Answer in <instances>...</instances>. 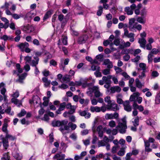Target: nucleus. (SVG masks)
Instances as JSON below:
<instances>
[{
	"label": "nucleus",
	"mask_w": 160,
	"mask_h": 160,
	"mask_svg": "<svg viewBox=\"0 0 160 160\" xmlns=\"http://www.w3.org/2000/svg\"><path fill=\"white\" fill-rule=\"evenodd\" d=\"M118 124L116 127V128L113 129L112 131L113 135H116L117 133L118 130L120 133H124L125 132L126 129L127 128L126 118H123L121 120H118Z\"/></svg>",
	"instance_id": "obj_1"
},
{
	"label": "nucleus",
	"mask_w": 160,
	"mask_h": 160,
	"mask_svg": "<svg viewBox=\"0 0 160 160\" xmlns=\"http://www.w3.org/2000/svg\"><path fill=\"white\" fill-rule=\"evenodd\" d=\"M68 121L66 120L60 121H54L52 123L53 127H60L62 125H67Z\"/></svg>",
	"instance_id": "obj_2"
},
{
	"label": "nucleus",
	"mask_w": 160,
	"mask_h": 160,
	"mask_svg": "<svg viewBox=\"0 0 160 160\" xmlns=\"http://www.w3.org/2000/svg\"><path fill=\"white\" fill-rule=\"evenodd\" d=\"M29 102L31 104H33L34 106L40 102V98L37 95L33 96L31 100H29Z\"/></svg>",
	"instance_id": "obj_3"
},
{
	"label": "nucleus",
	"mask_w": 160,
	"mask_h": 160,
	"mask_svg": "<svg viewBox=\"0 0 160 160\" xmlns=\"http://www.w3.org/2000/svg\"><path fill=\"white\" fill-rule=\"evenodd\" d=\"M12 4V2H5L4 4L1 7V8H5V12L7 15L12 14L11 12L8 9L9 7Z\"/></svg>",
	"instance_id": "obj_4"
},
{
	"label": "nucleus",
	"mask_w": 160,
	"mask_h": 160,
	"mask_svg": "<svg viewBox=\"0 0 160 160\" xmlns=\"http://www.w3.org/2000/svg\"><path fill=\"white\" fill-rule=\"evenodd\" d=\"M10 121L7 119L5 118L4 119V123L2 125V130L4 133L6 134L8 133V131L7 129V128L8 126V123Z\"/></svg>",
	"instance_id": "obj_5"
},
{
	"label": "nucleus",
	"mask_w": 160,
	"mask_h": 160,
	"mask_svg": "<svg viewBox=\"0 0 160 160\" xmlns=\"http://www.w3.org/2000/svg\"><path fill=\"white\" fill-rule=\"evenodd\" d=\"M70 123H68V125H63L64 127H61L59 129L62 132V134L65 135L67 133L69 132V124Z\"/></svg>",
	"instance_id": "obj_6"
},
{
	"label": "nucleus",
	"mask_w": 160,
	"mask_h": 160,
	"mask_svg": "<svg viewBox=\"0 0 160 160\" xmlns=\"http://www.w3.org/2000/svg\"><path fill=\"white\" fill-rule=\"evenodd\" d=\"M118 114L117 112H114L113 114L107 113L105 115L106 119H117L118 117Z\"/></svg>",
	"instance_id": "obj_7"
},
{
	"label": "nucleus",
	"mask_w": 160,
	"mask_h": 160,
	"mask_svg": "<svg viewBox=\"0 0 160 160\" xmlns=\"http://www.w3.org/2000/svg\"><path fill=\"white\" fill-rule=\"evenodd\" d=\"M92 89L94 91V96L96 98L102 97V93H101L99 90V87L98 86L92 87Z\"/></svg>",
	"instance_id": "obj_8"
},
{
	"label": "nucleus",
	"mask_w": 160,
	"mask_h": 160,
	"mask_svg": "<svg viewBox=\"0 0 160 160\" xmlns=\"http://www.w3.org/2000/svg\"><path fill=\"white\" fill-rule=\"evenodd\" d=\"M108 110L112 109L114 111L119 110L118 105L114 102L113 101L111 104L108 105V107L107 108Z\"/></svg>",
	"instance_id": "obj_9"
},
{
	"label": "nucleus",
	"mask_w": 160,
	"mask_h": 160,
	"mask_svg": "<svg viewBox=\"0 0 160 160\" xmlns=\"http://www.w3.org/2000/svg\"><path fill=\"white\" fill-rule=\"evenodd\" d=\"M123 105L124 107V110L128 112H130L132 110L131 106L130 104V102L128 101H126L124 102Z\"/></svg>",
	"instance_id": "obj_10"
},
{
	"label": "nucleus",
	"mask_w": 160,
	"mask_h": 160,
	"mask_svg": "<svg viewBox=\"0 0 160 160\" xmlns=\"http://www.w3.org/2000/svg\"><path fill=\"white\" fill-rule=\"evenodd\" d=\"M74 12L76 15H82L83 13V11L82 10L81 8L78 5H77L76 6L74 10Z\"/></svg>",
	"instance_id": "obj_11"
},
{
	"label": "nucleus",
	"mask_w": 160,
	"mask_h": 160,
	"mask_svg": "<svg viewBox=\"0 0 160 160\" xmlns=\"http://www.w3.org/2000/svg\"><path fill=\"white\" fill-rule=\"evenodd\" d=\"M130 45L131 43L129 42L128 41L125 42L123 40H121V43L119 45V48L122 49L125 48L130 47Z\"/></svg>",
	"instance_id": "obj_12"
},
{
	"label": "nucleus",
	"mask_w": 160,
	"mask_h": 160,
	"mask_svg": "<svg viewBox=\"0 0 160 160\" xmlns=\"http://www.w3.org/2000/svg\"><path fill=\"white\" fill-rule=\"evenodd\" d=\"M36 15V13L33 11H31L28 12L25 15L24 18L26 19H29L33 18Z\"/></svg>",
	"instance_id": "obj_13"
},
{
	"label": "nucleus",
	"mask_w": 160,
	"mask_h": 160,
	"mask_svg": "<svg viewBox=\"0 0 160 160\" xmlns=\"http://www.w3.org/2000/svg\"><path fill=\"white\" fill-rule=\"evenodd\" d=\"M135 19L134 18H132L129 19V28L130 30L132 31H133V29L134 28V26L137 23L135 22Z\"/></svg>",
	"instance_id": "obj_14"
},
{
	"label": "nucleus",
	"mask_w": 160,
	"mask_h": 160,
	"mask_svg": "<svg viewBox=\"0 0 160 160\" xmlns=\"http://www.w3.org/2000/svg\"><path fill=\"white\" fill-rule=\"evenodd\" d=\"M12 155L17 160H21L22 158V155L19 153L18 150L14 151L12 152Z\"/></svg>",
	"instance_id": "obj_15"
},
{
	"label": "nucleus",
	"mask_w": 160,
	"mask_h": 160,
	"mask_svg": "<svg viewBox=\"0 0 160 160\" xmlns=\"http://www.w3.org/2000/svg\"><path fill=\"white\" fill-rule=\"evenodd\" d=\"M78 113L79 115L82 116H84L87 119L89 118L91 116V114L88 112H87L85 111H80Z\"/></svg>",
	"instance_id": "obj_16"
},
{
	"label": "nucleus",
	"mask_w": 160,
	"mask_h": 160,
	"mask_svg": "<svg viewBox=\"0 0 160 160\" xmlns=\"http://www.w3.org/2000/svg\"><path fill=\"white\" fill-rule=\"evenodd\" d=\"M111 92L114 93L115 92H119L121 91V88L118 86H115L111 87L110 89Z\"/></svg>",
	"instance_id": "obj_17"
},
{
	"label": "nucleus",
	"mask_w": 160,
	"mask_h": 160,
	"mask_svg": "<svg viewBox=\"0 0 160 160\" xmlns=\"http://www.w3.org/2000/svg\"><path fill=\"white\" fill-rule=\"evenodd\" d=\"M18 47L21 49L22 51H24L25 49L29 47V44L27 42L22 43L18 46Z\"/></svg>",
	"instance_id": "obj_18"
},
{
	"label": "nucleus",
	"mask_w": 160,
	"mask_h": 160,
	"mask_svg": "<svg viewBox=\"0 0 160 160\" xmlns=\"http://www.w3.org/2000/svg\"><path fill=\"white\" fill-rule=\"evenodd\" d=\"M103 64L107 65V68H108L110 69L113 67L112 62L108 59H105L104 60Z\"/></svg>",
	"instance_id": "obj_19"
},
{
	"label": "nucleus",
	"mask_w": 160,
	"mask_h": 160,
	"mask_svg": "<svg viewBox=\"0 0 160 160\" xmlns=\"http://www.w3.org/2000/svg\"><path fill=\"white\" fill-rule=\"evenodd\" d=\"M24 29L27 33H30L34 31V27L32 26L28 25L24 27Z\"/></svg>",
	"instance_id": "obj_20"
},
{
	"label": "nucleus",
	"mask_w": 160,
	"mask_h": 160,
	"mask_svg": "<svg viewBox=\"0 0 160 160\" xmlns=\"http://www.w3.org/2000/svg\"><path fill=\"white\" fill-rule=\"evenodd\" d=\"M65 158V155L57 153L53 158V159H57V160H64Z\"/></svg>",
	"instance_id": "obj_21"
},
{
	"label": "nucleus",
	"mask_w": 160,
	"mask_h": 160,
	"mask_svg": "<svg viewBox=\"0 0 160 160\" xmlns=\"http://www.w3.org/2000/svg\"><path fill=\"white\" fill-rule=\"evenodd\" d=\"M88 37L87 35H85L80 37L78 39V42L79 44H81L85 42L87 40Z\"/></svg>",
	"instance_id": "obj_22"
},
{
	"label": "nucleus",
	"mask_w": 160,
	"mask_h": 160,
	"mask_svg": "<svg viewBox=\"0 0 160 160\" xmlns=\"http://www.w3.org/2000/svg\"><path fill=\"white\" fill-rule=\"evenodd\" d=\"M138 42L140 44L141 47L145 48L146 43V41L144 38H141L139 39Z\"/></svg>",
	"instance_id": "obj_23"
},
{
	"label": "nucleus",
	"mask_w": 160,
	"mask_h": 160,
	"mask_svg": "<svg viewBox=\"0 0 160 160\" xmlns=\"http://www.w3.org/2000/svg\"><path fill=\"white\" fill-rule=\"evenodd\" d=\"M135 82L136 87L139 89H141L142 87L144 86V84L142 83L138 78L135 79Z\"/></svg>",
	"instance_id": "obj_24"
},
{
	"label": "nucleus",
	"mask_w": 160,
	"mask_h": 160,
	"mask_svg": "<svg viewBox=\"0 0 160 160\" xmlns=\"http://www.w3.org/2000/svg\"><path fill=\"white\" fill-rule=\"evenodd\" d=\"M66 104V102H63L60 104V107L58 109L57 111L56 112L58 114L61 113V111L63 110L65 108Z\"/></svg>",
	"instance_id": "obj_25"
},
{
	"label": "nucleus",
	"mask_w": 160,
	"mask_h": 160,
	"mask_svg": "<svg viewBox=\"0 0 160 160\" xmlns=\"http://www.w3.org/2000/svg\"><path fill=\"white\" fill-rule=\"evenodd\" d=\"M42 80L45 87H47L50 86L51 82L50 80H48L47 78L43 77L42 78Z\"/></svg>",
	"instance_id": "obj_26"
},
{
	"label": "nucleus",
	"mask_w": 160,
	"mask_h": 160,
	"mask_svg": "<svg viewBox=\"0 0 160 160\" xmlns=\"http://www.w3.org/2000/svg\"><path fill=\"white\" fill-rule=\"evenodd\" d=\"M144 142L145 146V151L148 152H150L152 151V149L150 148V144L148 141L144 140Z\"/></svg>",
	"instance_id": "obj_27"
},
{
	"label": "nucleus",
	"mask_w": 160,
	"mask_h": 160,
	"mask_svg": "<svg viewBox=\"0 0 160 160\" xmlns=\"http://www.w3.org/2000/svg\"><path fill=\"white\" fill-rule=\"evenodd\" d=\"M140 95V93L138 92H134L132 95L130 96L129 98L130 101L131 102L134 101L136 98L137 97L139 96Z\"/></svg>",
	"instance_id": "obj_28"
},
{
	"label": "nucleus",
	"mask_w": 160,
	"mask_h": 160,
	"mask_svg": "<svg viewBox=\"0 0 160 160\" xmlns=\"http://www.w3.org/2000/svg\"><path fill=\"white\" fill-rule=\"evenodd\" d=\"M0 38L1 39L3 40L4 41L12 40L13 39V37L12 36H8L4 35L1 37Z\"/></svg>",
	"instance_id": "obj_29"
},
{
	"label": "nucleus",
	"mask_w": 160,
	"mask_h": 160,
	"mask_svg": "<svg viewBox=\"0 0 160 160\" xmlns=\"http://www.w3.org/2000/svg\"><path fill=\"white\" fill-rule=\"evenodd\" d=\"M122 96L121 94H119L116 96L117 101V103L119 104H123L124 102L122 99Z\"/></svg>",
	"instance_id": "obj_30"
},
{
	"label": "nucleus",
	"mask_w": 160,
	"mask_h": 160,
	"mask_svg": "<svg viewBox=\"0 0 160 160\" xmlns=\"http://www.w3.org/2000/svg\"><path fill=\"white\" fill-rule=\"evenodd\" d=\"M2 140L4 148L5 149H7L9 146L8 140H7V138H2Z\"/></svg>",
	"instance_id": "obj_31"
},
{
	"label": "nucleus",
	"mask_w": 160,
	"mask_h": 160,
	"mask_svg": "<svg viewBox=\"0 0 160 160\" xmlns=\"http://www.w3.org/2000/svg\"><path fill=\"white\" fill-rule=\"evenodd\" d=\"M90 110L92 112H99L101 111L100 107L98 106H91L90 107Z\"/></svg>",
	"instance_id": "obj_32"
},
{
	"label": "nucleus",
	"mask_w": 160,
	"mask_h": 160,
	"mask_svg": "<svg viewBox=\"0 0 160 160\" xmlns=\"http://www.w3.org/2000/svg\"><path fill=\"white\" fill-rule=\"evenodd\" d=\"M11 101L12 103L14 104L17 105L18 106H20L21 105V101L19 100L17 98H12L11 99Z\"/></svg>",
	"instance_id": "obj_33"
},
{
	"label": "nucleus",
	"mask_w": 160,
	"mask_h": 160,
	"mask_svg": "<svg viewBox=\"0 0 160 160\" xmlns=\"http://www.w3.org/2000/svg\"><path fill=\"white\" fill-rule=\"evenodd\" d=\"M63 82L67 83L69 82L70 80V77L69 75H66L62 78Z\"/></svg>",
	"instance_id": "obj_34"
},
{
	"label": "nucleus",
	"mask_w": 160,
	"mask_h": 160,
	"mask_svg": "<svg viewBox=\"0 0 160 160\" xmlns=\"http://www.w3.org/2000/svg\"><path fill=\"white\" fill-rule=\"evenodd\" d=\"M125 11L128 15H132L133 13L132 10L129 7H126L125 8Z\"/></svg>",
	"instance_id": "obj_35"
},
{
	"label": "nucleus",
	"mask_w": 160,
	"mask_h": 160,
	"mask_svg": "<svg viewBox=\"0 0 160 160\" xmlns=\"http://www.w3.org/2000/svg\"><path fill=\"white\" fill-rule=\"evenodd\" d=\"M88 91L86 92V93L91 98H92L93 97V93L94 91L92 89V88H89L88 89Z\"/></svg>",
	"instance_id": "obj_36"
},
{
	"label": "nucleus",
	"mask_w": 160,
	"mask_h": 160,
	"mask_svg": "<svg viewBox=\"0 0 160 160\" xmlns=\"http://www.w3.org/2000/svg\"><path fill=\"white\" fill-rule=\"evenodd\" d=\"M69 59H65L63 62V64L62 62L61 63V65H60V68L61 69H62L63 70L64 69V65H67L68 64V63L69 62Z\"/></svg>",
	"instance_id": "obj_37"
},
{
	"label": "nucleus",
	"mask_w": 160,
	"mask_h": 160,
	"mask_svg": "<svg viewBox=\"0 0 160 160\" xmlns=\"http://www.w3.org/2000/svg\"><path fill=\"white\" fill-rule=\"evenodd\" d=\"M52 13L51 11H48L46 13L43 18V20H45L51 16Z\"/></svg>",
	"instance_id": "obj_38"
},
{
	"label": "nucleus",
	"mask_w": 160,
	"mask_h": 160,
	"mask_svg": "<svg viewBox=\"0 0 160 160\" xmlns=\"http://www.w3.org/2000/svg\"><path fill=\"white\" fill-rule=\"evenodd\" d=\"M7 138L8 140V139L11 140H14L16 139V137L8 133L6 134L5 137L3 138Z\"/></svg>",
	"instance_id": "obj_39"
},
{
	"label": "nucleus",
	"mask_w": 160,
	"mask_h": 160,
	"mask_svg": "<svg viewBox=\"0 0 160 160\" xmlns=\"http://www.w3.org/2000/svg\"><path fill=\"white\" fill-rule=\"evenodd\" d=\"M139 67L140 68L142 71H145L147 69L146 65L144 63H140L139 64Z\"/></svg>",
	"instance_id": "obj_40"
},
{
	"label": "nucleus",
	"mask_w": 160,
	"mask_h": 160,
	"mask_svg": "<svg viewBox=\"0 0 160 160\" xmlns=\"http://www.w3.org/2000/svg\"><path fill=\"white\" fill-rule=\"evenodd\" d=\"M35 60H33L32 61L31 63V65L33 67H36V65L38 64V57L35 58L34 57Z\"/></svg>",
	"instance_id": "obj_41"
},
{
	"label": "nucleus",
	"mask_w": 160,
	"mask_h": 160,
	"mask_svg": "<svg viewBox=\"0 0 160 160\" xmlns=\"http://www.w3.org/2000/svg\"><path fill=\"white\" fill-rule=\"evenodd\" d=\"M160 103V93L158 94L155 98V103L156 104H159Z\"/></svg>",
	"instance_id": "obj_42"
},
{
	"label": "nucleus",
	"mask_w": 160,
	"mask_h": 160,
	"mask_svg": "<svg viewBox=\"0 0 160 160\" xmlns=\"http://www.w3.org/2000/svg\"><path fill=\"white\" fill-rule=\"evenodd\" d=\"M106 144V143L102 140H99L98 142V147L105 146Z\"/></svg>",
	"instance_id": "obj_43"
},
{
	"label": "nucleus",
	"mask_w": 160,
	"mask_h": 160,
	"mask_svg": "<svg viewBox=\"0 0 160 160\" xmlns=\"http://www.w3.org/2000/svg\"><path fill=\"white\" fill-rule=\"evenodd\" d=\"M104 101L105 102L108 103V105L113 101L111 100V98L109 96H107L105 98Z\"/></svg>",
	"instance_id": "obj_44"
},
{
	"label": "nucleus",
	"mask_w": 160,
	"mask_h": 160,
	"mask_svg": "<svg viewBox=\"0 0 160 160\" xmlns=\"http://www.w3.org/2000/svg\"><path fill=\"white\" fill-rule=\"evenodd\" d=\"M11 108L10 107H8L6 109L5 111L8 114L12 115L13 114V112H11Z\"/></svg>",
	"instance_id": "obj_45"
},
{
	"label": "nucleus",
	"mask_w": 160,
	"mask_h": 160,
	"mask_svg": "<svg viewBox=\"0 0 160 160\" xmlns=\"http://www.w3.org/2000/svg\"><path fill=\"white\" fill-rule=\"evenodd\" d=\"M153 57V54L150 52L148 56V60L149 63L152 62V58Z\"/></svg>",
	"instance_id": "obj_46"
},
{
	"label": "nucleus",
	"mask_w": 160,
	"mask_h": 160,
	"mask_svg": "<svg viewBox=\"0 0 160 160\" xmlns=\"http://www.w3.org/2000/svg\"><path fill=\"white\" fill-rule=\"evenodd\" d=\"M137 21L140 23L144 24L146 20L142 17H138L137 19Z\"/></svg>",
	"instance_id": "obj_47"
},
{
	"label": "nucleus",
	"mask_w": 160,
	"mask_h": 160,
	"mask_svg": "<svg viewBox=\"0 0 160 160\" xmlns=\"http://www.w3.org/2000/svg\"><path fill=\"white\" fill-rule=\"evenodd\" d=\"M44 102L43 105L45 106H47L49 102V98L46 97H44L43 98Z\"/></svg>",
	"instance_id": "obj_48"
},
{
	"label": "nucleus",
	"mask_w": 160,
	"mask_h": 160,
	"mask_svg": "<svg viewBox=\"0 0 160 160\" xmlns=\"http://www.w3.org/2000/svg\"><path fill=\"white\" fill-rule=\"evenodd\" d=\"M21 14L20 15H18L17 14L14 13L12 14V13L11 15H12V17L15 19H18L19 18L21 17H22Z\"/></svg>",
	"instance_id": "obj_49"
},
{
	"label": "nucleus",
	"mask_w": 160,
	"mask_h": 160,
	"mask_svg": "<svg viewBox=\"0 0 160 160\" xmlns=\"http://www.w3.org/2000/svg\"><path fill=\"white\" fill-rule=\"evenodd\" d=\"M27 75V73H22L19 77V80L20 82H21L23 80Z\"/></svg>",
	"instance_id": "obj_50"
},
{
	"label": "nucleus",
	"mask_w": 160,
	"mask_h": 160,
	"mask_svg": "<svg viewBox=\"0 0 160 160\" xmlns=\"http://www.w3.org/2000/svg\"><path fill=\"white\" fill-rule=\"evenodd\" d=\"M133 124L135 127L138 126L139 125V118L137 117H136L133 122Z\"/></svg>",
	"instance_id": "obj_51"
},
{
	"label": "nucleus",
	"mask_w": 160,
	"mask_h": 160,
	"mask_svg": "<svg viewBox=\"0 0 160 160\" xmlns=\"http://www.w3.org/2000/svg\"><path fill=\"white\" fill-rule=\"evenodd\" d=\"M16 68L18 73H21L22 72L23 69L21 68V66L19 64L17 63L16 64Z\"/></svg>",
	"instance_id": "obj_52"
},
{
	"label": "nucleus",
	"mask_w": 160,
	"mask_h": 160,
	"mask_svg": "<svg viewBox=\"0 0 160 160\" xmlns=\"http://www.w3.org/2000/svg\"><path fill=\"white\" fill-rule=\"evenodd\" d=\"M108 125L112 128L115 127L116 125V122L115 121L111 120L109 122Z\"/></svg>",
	"instance_id": "obj_53"
},
{
	"label": "nucleus",
	"mask_w": 160,
	"mask_h": 160,
	"mask_svg": "<svg viewBox=\"0 0 160 160\" xmlns=\"http://www.w3.org/2000/svg\"><path fill=\"white\" fill-rule=\"evenodd\" d=\"M120 74L127 80H128L130 78V77L125 72H122Z\"/></svg>",
	"instance_id": "obj_54"
},
{
	"label": "nucleus",
	"mask_w": 160,
	"mask_h": 160,
	"mask_svg": "<svg viewBox=\"0 0 160 160\" xmlns=\"http://www.w3.org/2000/svg\"><path fill=\"white\" fill-rule=\"evenodd\" d=\"M87 154V152L86 151H83L80 154V156H76V157H77L78 159H81L82 158V157L86 156Z\"/></svg>",
	"instance_id": "obj_55"
},
{
	"label": "nucleus",
	"mask_w": 160,
	"mask_h": 160,
	"mask_svg": "<svg viewBox=\"0 0 160 160\" xmlns=\"http://www.w3.org/2000/svg\"><path fill=\"white\" fill-rule=\"evenodd\" d=\"M98 10L97 12V15L98 16H100L102 12L103 7L102 6H100L98 8Z\"/></svg>",
	"instance_id": "obj_56"
},
{
	"label": "nucleus",
	"mask_w": 160,
	"mask_h": 160,
	"mask_svg": "<svg viewBox=\"0 0 160 160\" xmlns=\"http://www.w3.org/2000/svg\"><path fill=\"white\" fill-rule=\"evenodd\" d=\"M85 58L87 61L90 62L92 64L93 63H96L95 62V61H93L91 57L89 56H86L85 57Z\"/></svg>",
	"instance_id": "obj_57"
},
{
	"label": "nucleus",
	"mask_w": 160,
	"mask_h": 160,
	"mask_svg": "<svg viewBox=\"0 0 160 160\" xmlns=\"http://www.w3.org/2000/svg\"><path fill=\"white\" fill-rule=\"evenodd\" d=\"M68 97H70V92L68 91L67 92L66 96L63 98V101L64 102H67L68 100Z\"/></svg>",
	"instance_id": "obj_58"
},
{
	"label": "nucleus",
	"mask_w": 160,
	"mask_h": 160,
	"mask_svg": "<svg viewBox=\"0 0 160 160\" xmlns=\"http://www.w3.org/2000/svg\"><path fill=\"white\" fill-rule=\"evenodd\" d=\"M102 73L104 75H107L110 73V69L109 68L105 69L102 71Z\"/></svg>",
	"instance_id": "obj_59"
},
{
	"label": "nucleus",
	"mask_w": 160,
	"mask_h": 160,
	"mask_svg": "<svg viewBox=\"0 0 160 160\" xmlns=\"http://www.w3.org/2000/svg\"><path fill=\"white\" fill-rule=\"evenodd\" d=\"M114 68L116 73L118 74L120 72H122V70L121 68L115 66H114Z\"/></svg>",
	"instance_id": "obj_60"
},
{
	"label": "nucleus",
	"mask_w": 160,
	"mask_h": 160,
	"mask_svg": "<svg viewBox=\"0 0 160 160\" xmlns=\"http://www.w3.org/2000/svg\"><path fill=\"white\" fill-rule=\"evenodd\" d=\"M19 95V93L18 91L17 90L15 92H13V93L12 95L11 96L13 97V98H16L18 97Z\"/></svg>",
	"instance_id": "obj_61"
},
{
	"label": "nucleus",
	"mask_w": 160,
	"mask_h": 160,
	"mask_svg": "<svg viewBox=\"0 0 160 160\" xmlns=\"http://www.w3.org/2000/svg\"><path fill=\"white\" fill-rule=\"evenodd\" d=\"M98 140V138L94 134H93V138L92 141V143L95 144Z\"/></svg>",
	"instance_id": "obj_62"
},
{
	"label": "nucleus",
	"mask_w": 160,
	"mask_h": 160,
	"mask_svg": "<svg viewBox=\"0 0 160 160\" xmlns=\"http://www.w3.org/2000/svg\"><path fill=\"white\" fill-rule=\"evenodd\" d=\"M131 154L130 152L127 153L125 157L126 160H133V159L131 158Z\"/></svg>",
	"instance_id": "obj_63"
},
{
	"label": "nucleus",
	"mask_w": 160,
	"mask_h": 160,
	"mask_svg": "<svg viewBox=\"0 0 160 160\" xmlns=\"http://www.w3.org/2000/svg\"><path fill=\"white\" fill-rule=\"evenodd\" d=\"M9 157L7 153L4 154L3 157L2 158V160H9Z\"/></svg>",
	"instance_id": "obj_64"
}]
</instances>
